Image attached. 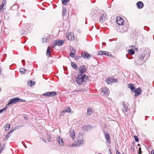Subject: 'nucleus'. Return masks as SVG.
Returning <instances> with one entry per match:
<instances>
[{"label": "nucleus", "instance_id": "obj_29", "mask_svg": "<svg viewBox=\"0 0 154 154\" xmlns=\"http://www.w3.org/2000/svg\"><path fill=\"white\" fill-rule=\"evenodd\" d=\"M128 54L131 55H133L135 53L134 51L131 49H129L128 51Z\"/></svg>", "mask_w": 154, "mask_h": 154}, {"label": "nucleus", "instance_id": "obj_61", "mask_svg": "<svg viewBox=\"0 0 154 154\" xmlns=\"http://www.w3.org/2000/svg\"><path fill=\"white\" fill-rule=\"evenodd\" d=\"M109 152L110 153H111V150H110V149H109Z\"/></svg>", "mask_w": 154, "mask_h": 154}, {"label": "nucleus", "instance_id": "obj_18", "mask_svg": "<svg viewBox=\"0 0 154 154\" xmlns=\"http://www.w3.org/2000/svg\"><path fill=\"white\" fill-rule=\"evenodd\" d=\"M69 132H70V135L72 138V140H74V139L75 138V133L74 131V130L71 129L69 131Z\"/></svg>", "mask_w": 154, "mask_h": 154}, {"label": "nucleus", "instance_id": "obj_47", "mask_svg": "<svg viewBox=\"0 0 154 154\" xmlns=\"http://www.w3.org/2000/svg\"><path fill=\"white\" fill-rule=\"evenodd\" d=\"M25 101H26V100H24L20 98V101L19 102H25Z\"/></svg>", "mask_w": 154, "mask_h": 154}, {"label": "nucleus", "instance_id": "obj_26", "mask_svg": "<svg viewBox=\"0 0 154 154\" xmlns=\"http://www.w3.org/2000/svg\"><path fill=\"white\" fill-rule=\"evenodd\" d=\"M106 51H100L98 52V54L99 55H105L106 54Z\"/></svg>", "mask_w": 154, "mask_h": 154}, {"label": "nucleus", "instance_id": "obj_44", "mask_svg": "<svg viewBox=\"0 0 154 154\" xmlns=\"http://www.w3.org/2000/svg\"><path fill=\"white\" fill-rule=\"evenodd\" d=\"M15 130V129H11L10 130V132L8 133H9V134H10L11 133H12Z\"/></svg>", "mask_w": 154, "mask_h": 154}, {"label": "nucleus", "instance_id": "obj_30", "mask_svg": "<svg viewBox=\"0 0 154 154\" xmlns=\"http://www.w3.org/2000/svg\"><path fill=\"white\" fill-rule=\"evenodd\" d=\"M26 69L23 68H21L20 69V72L21 73L24 74L25 73Z\"/></svg>", "mask_w": 154, "mask_h": 154}, {"label": "nucleus", "instance_id": "obj_28", "mask_svg": "<svg viewBox=\"0 0 154 154\" xmlns=\"http://www.w3.org/2000/svg\"><path fill=\"white\" fill-rule=\"evenodd\" d=\"M51 51L50 49V48L48 47L47 48V52H46V55L47 56L49 57L50 56V54H51Z\"/></svg>", "mask_w": 154, "mask_h": 154}, {"label": "nucleus", "instance_id": "obj_50", "mask_svg": "<svg viewBox=\"0 0 154 154\" xmlns=\"http://www.w3.org/2000/svg\"><path fill=\"white\" fill-rule=\"evenodd\" d=\"M41 139L44 142L46 143V140H44L43 138H41Z\"/></svg>", "mask_w": 154, "mask_h": 154}, {"label": "nucleus", "instance_id": "obj_6", "mask_svg": "<svg viewBox=\"0 0 154 154\" xmlns=\"http://www.w3.org/2000/svg\"><path fill=\"white\" fill-rule=\"evenodd\" d=\"M135 63L136 65H141L145 63L143 60H141L138 57H136L135 59Z\"/></svg>", "mask_w": 154, "mask_h": 154}, {"label": "nucleus", "instance_id": "obj_27", "mask_svg": "<svg viewBox=\"0 0 154 154\" xmlns=\"http://www.w3.org/2000/svg\"><path fill=\"white\" fill-rule=\"evenodd\" d=\"M92 109L91 108H88L87 109V115H90L92 113Z\"/></svg>", "mask_w": 154, "mask_h": 154}, {"label": "nucleus", "instance_id": "obj_25", "mask_svg": "<svg viewBox=\"0 0 154 154\" xmlns=\"http://www.w3.org/2000/svg\"><path fill=\"white\" fill-rule=\"evenodd\" d=\"M6 4V2L5 0H3L2 1V4L0 5V10H1L2 8L4 6V5Z\"/></svg>", "mask_w": 154, "mask_h": 154}, {"label": "nucleus", "instance_id": "obj_9", "mask_svg": "<svg viewBox=\"0 0 154 154\" xmlns=\"http://www.w3.org/2000/svg\"><path fill=\"white\" fill-rule=\"evenodd\" d=\"M134 91L135 93L134 94L135 97H137L139 96L141 94L142 92L141 88H135L134 90Z\"/></svg>", "mask_w": 154, "mask_h": 154}, {"label": "nucleus", "instance_id": "obj_20", "mask_svg": "<svg viewBox=\"0 0 154 154\" xmlns=\"http://www.w3.org/2000/svg\"><path fill=\"white\" fill-rule=\"evenodd\" d=\"M137 5L138 8L140 9L142 8L143 6V3L142 2L140 1H139L137 2Z\"/></svg>", "mask_w": 154, "mask_h": 154}, {"label": "nucleus", "instance_id": "obj_10", "mask_svg": "<svg viewBox=\"0 0 154 154\" xmlns=\"http://www.w3.org/2000/svg\"><path fill=\"white\" fill-rule=\"evenodd\" d=\"M81 55L82 57L85 59H89L91 57V55L86 52H84L82 53Z\"/></svg>", "mask_w": 154, "mask_h": 154}, {"label": "nucleus", "instance_id": "obj_14", "mask_svg": "<svg viewBox=\"0 0 154 154\" xmlns=\"http://www.w3.org/2000/svg\"><path fill=\"white\" fill-rule=\"evenodd\" d=\"M67 38L70 40H74L75 39V37L72 33H69L68 35H67Z\"/></svg>", "mask_w": 154, "mask_h": 154}, {"label": "nucleus", "instance_id": "obj_16", "mask_svg": "<svg viewBox=\"0 0 154 154\" xmlns=\"http://www.w3.org/2000/svg\"><path fill=\"white\" fill-rule=\"evenodd\" d=\"M128 110V106L126 104H123V107L122 109V110L125 114L126 112H127Z\"/></svg>", "mask_w": 154, "mask_h": 154}, {"label": "nucleus", "instance_id": "obj_40", "mask_svg": "<svg viewBox=\"0 0 154 154\" xmlns=\"http://www.w3.org/2000/svg\"><path fill=\"white\" fill-rule=\"evenodd\" d=\"M47 39L46 38H43V42L45 43L47 42Z\"/></svg>", "mask_w": 154, "mask_h": 154}, {"label": "nucleus", "instance_id": "obj_15", "mask_svg": "<svg viewBox=\"0 0 154 154\" xmlns=\"http://www.w3.org/2000/svg\"><path fill=\"white\" fill-rule=\"evenodd\" d=\"M71 112V109L69 107H68L66 108L62 112V114L61 115H64L66 112L70 113Z\"/></svg>", "mask_w": 154, "mask_h": 154}, {"label": "nucleus", "instance_id": "obj_37", "mask_svg": "<svg viewBox=\"0 0 154 154\" xmlns=\"http://www.w3.org/2000/svg\"><path fill=\"white\" fill-rule=\"evenodd\" d=\"M49 92H46L44 94V95L49 97Z\"/></svg>", "mask_w": 154, "mask_h": 154}, {"label": "nucleus", "instance_id": "obj_41", "mask_svg": "<svg viewBox=\"0 0 154 154\" xmlns=\"http://www.w3.org/2000/svg\"><path fill=\"white\" fill-rule=\"evenodd\" d=\"M11 104V103H9V102H8V104H7L6 106H5V107L4 108H5V109H6L7 108H8V107H9V106Z\"/></svg>", "mask_w": 154, "mask_h": 154}, {"label": "nucleus", "instance_id": "obj_7", "mask_svg": "<svg viewBox=\"0 0 154 154\" xmlns=\"http://www.w3.org/2000/svg\"><path fill=\"white\" fill-rule=\"evenodd\" d=\"M86 69L87 67L85 66L82 65L81 66L79 69V74H83V73L86 72Z\"/></svg>", "mask_w": 154, "mask_h": 154}, {"label": "nucleus", "instance_id": "obj_34", "mask_svg": "<svg viewBox=\"0 0 154 154\" xmlns=\"http://www.w3.org/2000/svg\"><path fill=\"white\" fill-rule=\"evenodd\" d=\"M66 8H63V16L65 15L66 14Z\"/></svg>", "mask_w": 154, "mask_h": 154}, {"label": "nucleus", "instance_id": "obj_38", "mask_svg": "<svg viewBox=\"0 0 154 154\" xmlns=\"http://www.w3.org/2000/svg\"><path fill=\"white\" fill-rule=\"evenodd\" d=\"M134 137L135 139V141L136 142H137L138 141L139 139H138V137L136 136V135L134 136Z\"/></svg>", "mask_w": 154, "mask_h": 154}, {"label": "nucleus", "instance_id": "obj_54", "mask_svg": "<svg viewBox=\"0 0 154 154\" xmlns=\"http://www.w3.org/2000/svg\"><path fill=\"white\" fill-rule=\"evenodd\" d=\"M151 154H154V150H152L151 152Z\"/></svg>", "mask_w": 154, "mask_h": 154}, {"label": "nucleus", "instance_id": "obj_1", "mask_svg": "<svg viewBox=\"0 0 154 154\" xmlns=\"http://www.w3.org/2000/svg\"><path fill=\"white\" fill-rule=\"evenodd\" d=\"M92 18L94 19H99L100 22L103 23L105 21L106 17V13L103 11L95 10L92 13Z\"/></svg>", "mask_w": 154, "mask_h": 154}, {"label": "nucleus", "instance_id": "obj_13", "mask_svg": "<svg viewBox=\"0 0 154 154\" xmlns=\"http://www.w3.org/2000/svg\"><path fill=\"white\" fill-rule=\"evenodd\" d=\"M57 139L60 146H63V145L64 141L62 138L58 136L57 137Z\"/></svg>", "mask_w": 154, "mask_h": 154}, {"label": "nucleus", "instance_id": "obj_4", "mask_svg": "<svg viewBox=\"0 0 154 154\" xmlns=\"http://www.w3.org/2000/svg\"><path fill=\"white\" fill-rule=\"evenodd\" d=\"M64 42V40H56L54 42V44H52V47L54 48L55 46L57 45L59 46H61L63 45Z\"/></svg>", "mask_w": 154, "mask_h": 154}, {"label": "nucleus", "instance_id": "obj_36", "mask_svg": "<svg viewBox=\"0 0 154 154\" xmlns=\"http://www.w3.org/2000/svg\"><path fill=\"white\" fill-rule=\"evenodd\" d=\"M69 0H62V3L63 5H66L67 2Z\"/></svg>", "mask_w": 154, "mask_h": 154}, {"label": "nucleus", "instance_id": "obj_17", "mask_svg": "<svg viewBox=\"0 0 154 154\" xmlns=\"http://www.w3.org/2000/svg\"><path fill=\"white\" fill-rule=\"evenodd\" d=\"M105 137L106 141L109 144H110L111 143L110 136L109 134H105Z\"/></svg>", "mask_w": 154, "mask_h": 154}, {"label": "nucleus", "instance_id": "obj_2", "mask_svg": "<svg viewBox=\"0 0 154 154\" xmlns=\"http://www.w3.org/2000/svg\"><path fill=\"white\" fill-rule=\"evenodd\" d=\"M84 137V136L81 133H79L78 134V137L77 138L76 141L75 142V143H72V144L71 143H69L68 146H69L73 147L79 146L83 145L85 143Z\"/></svg>", "mask_w": 154, "mask_h": 154}, {"label": "nucleus", "instance_id": "obj_35", "mask_svg": "<svg viewBox=\"0 0 154 154\" xmlns=\"http://www.w3.org/2000/svg\"><path fill=\"white\" fill-rule=\"evenodd\" d=\"M10 134L9 133H8L5 135L4 138V140H7L10 137Z\"/></svg>", "mask_w": 154, "mask_h": 154}, {"label": "nucleus", "instance_id": "obj_64", "mask_svg": "<svg viewBox=\"0 0 154 154\" xmlns=\"http://www.w3.org/2000/svg\"><path fill=\"white\" fill-rule=\"evenodd\" d=\"M97 154H101V153H98Z\"/></svg>", "mask_w": 154, "mask_h": 154}, {"label": "nucleus", "instance_id": "obj_43", "mask_svg": "<svg viewBox=\"0 0 154 154\" xmlns=\"http://www.w3.org/2000/svg\"><path fill=\"white\" fill-rule=\"evenodd\" d=\"M5 110V108H3L2 109H0V113H2V112H3L4 110Z\"/></svg>", "mask_w": 154, "mask_h": 154}, {"label": "nucleus", "instance_id": "obj_24", "mask_svg": "<svg viewBox=\"0 0 154 154\" xmlns=\"http://www.w3.org/2000/svg\"><path fill=\"white\" fill-rule=\"evenodd\" d=\"M71 65L73 68L75 69H77L78 68V66L75 63L73 62H72L71 63Z\"/></svg>", "mask_w": 154, "mask_h": 154}, {"label": "nucleus", "instance_id": "obj_11", "mask_svg": "<svg viewBox=\"0 0 154 154\" xmlns=\"http://www.w3.org/2000/svg\"><path fill=\"white\" fill-rule=\"evenodd\" d=\"M20 101V98L18 97L13 98L11 99L9 101V103L11 104H14Z\"/></svg>", "mask_w": 154, "mask_h": 154}, {"label": "nucleus", "instance_id": "obj_62", "mask_svg": "<svg viewBox=\"0 0 154 154\" xmlns=\"http://www.w3.org/2000/svg\"><path fill=\"white\" fill-rule=\"evenodd\" d=\"M23 32H24L25 33V32L24 31H23Z\"/></svg>", "mask_w": 154, "mask_h": 154}, {"label": "nucleus", "instance_id": "obj_53", "mask_svg": "<svg viewBox=\"0 0 154 154\" xmlns=\"http://www.w3.org/2000/svg\"><path fill=\"white\" fill-rule=\"evenodd\" d=\"M3 148L4 147H2V146L1 147V149H0V152L2 151Z\"/></svg>", "mask_w": 154, "mask_h": 154}, {"label": "nucleus", "instance_id": "obj_5", "mask_svg": "<svg viewBox=\"0 0 154 154\" xmlns=\"http://www.w3.org/2000/svg\"><path fill=\"white\" fill-rule=\"evenodd\" d=\"M149 54L148 53H145L140 55V56L138 57L141 60H143L145 61V63L146 60L149 57Z\"/></svg>", "mask_w": 154, "mask_h": 154}, {"label": "nucleus", "instance_id": "obj_59", "mask_svg": "<svg viewBox=\"0 0 154 154\" xmlns=\"http://www.w3.org/2000/svg\"><path fill=\"white\" fill-rule=\"evenodd\" d=\"M24 118L26 119H27V117H25V116L24 117Z\"/></svg>", "mask_w": 154, "mask_h": 154}, {"label": "nucleus", "instance_id": "obj_51", "mask_svg": "<svg viewBox=\"0 0 154 154\" xmlns=\"http://www.w3.org/2000/svg\"><path fill=\"white\" fill-rule=\"evenodd\" d=\"M81 56H78V57H76V59L77 60H79V59H80V58H81Z\"/></svg>", "mask_w": 154, "mask_h": 154}, {"label": "nucleus", "instance_id": "obj_52", "mask_svg": "<svg viewBox=\"0 0 154 154\" xmlns=\"http://www.w3.org/2000/svg\"><path fill=\"white\" fill-rule=\"evenodd\" d=\"M70 48L71 50H72V51H74V50H75L72 47H70Z\"/></svg>", "mask_w": 154, "mask_h": 154}, {"label": "nucleus", "instance_id": "obj_58", "mask_svg": "<svg viewBox=\"0 0 154 154\" xmlns=\"http://www.w3.org/2000/svg\"><path fill=\"white\" fill-rule=\"evenodd\" d=\"M24 60H22V62H23V63L24 64Z\"/></svg>", "mask_w": 154, "mask_h": 154}, {"label": "nucleus", "instance_id": "obj_45", "mask_svg": "<svg viewBox=\"0 0 154 154\" xmlns=\"http://www.w3.org/2000/svg\"><path fill=\"white\" fill-rule=\"evenodd\" d=\"M139 154H141L140 153L142 152H141V148L140 147H139Z\"/></svg>", "mask_w": 154, "mask_h": 154}, {"label": "nucleus", "instance_id": "obj_8", "mask_svg": "<svg viewBox=\"0 0 154 154\" xmlns=\"http://www.w3.org/2000/svg\"><path fill=\"white\" fill-rule=\"evenodd\" d=\"M116 22L119 25H122L124 23L123 19L120 17H118L116 18Z\"/></svg>", "mask_w": 154, "mask_h": 154}, {"label": "nucleus", "instance_id": "obj_42", "mask_svg": "<svg viewBox=\"0 0 154 154\" xmlns=\"http://www.w3.org/2000/svg\"><path fill=\"white\" fill-rule=\"evenodd\" d=\"M131 48V49L134 50H137L138 49L137 48H136L134 46H132Z\"/></svg>", "mask_w": 154, "mask_h": 154}, {"label": "nucleus", "instance_id": "obj_31", "mask_svg": "<svg viewBox=\"0 0 154 154\" xmlns=\"http://www.w3.org/2000/svg\"><path fill=\"white\" fill-rule=\"evenodd\" d=\"M35 83V82H33L32 81H28V85L30 86H32Z\"/></svg>", "mask_w": 154, "mask_h": 154}, {"label": "nucleus", "instance_id": "obj_39", "mask_svg": "<svg viewBox=\"0 0 154 154\" xmlns=\"http://www.w3.org/2000/svg\"><path fill=\"white\" fill-rule=\"evenodd\" d=\"M106 54L105 55H106V56H107L108 57H109V56H111V54H110L109 52H107V51H106Z\"/></svg>", "mask_w": 154, "mask_h": 154}, {"label": "nucleus", "instance_id": "obj_48", "mask_svg": "<svg viewBox=\"0 0 154 154\" xmlns=\"http://www.w3.org/2000/svg\"><path fill=\"white\" fill-rule=\"evenodd\" d=\"M51 137L49 136V137L48 138V141H50L51 140Z\"/></svg>", "mask_w": 154, "mask_h": 154}, {"label": "nucleus", "instance_id": "obj_19", "mask_svg": "<svg viewBox=\"0 0 154 154\" xmlns=\"http://www.w3.org/2000/svg\"><path fill=\"white\" fill-rule=\"evenodd\" d=\"M128 87L130 88L132 92H133L135 89L134 85L132 83H130L128 85Z\"/></svg>", "mask_w": 154, "mask_h": 154}, {"label": "nucleus", "instance_id": "obj_21", "mask_svg": "<svg viewBox=\"0 0 154 154\" xmlns=\"http://www.w3.org/2000/svg\"><path fill=\"white\" fill-rule=\"evenodd\" d=\"M92 126L90 125H85L84 127V128L85 130L88 131L91 130Z\"/></svg>", "mask_w": 154, "mask_h": 154}, {"label": "nucleus", "instance_id": "obj_46", "mask_svg": "<svg viewBox=\"0 0 154 154\" xmlns=\"http://www.w3.org/2000/svg\"><path fill=\"white\" fill-rule=\"evenodd\" d=\"M86 91V90L85 89H82L81 90H78V91Z\"/></svg>", "mask_w": 154, "mask_h": 154}, {"label": "nucleus", "instance_id": "obj_63", "mask_svg": "<svg viewBox=\"0 0 154 154\" xmlns=\"http://www.w3.org/2000/svg\"><path fill=\"white\" fill-rule=\"evenodd\" d=\"M1 91V88H0V91Z\"/></svg>", "mask_w": 154, "mask_h": 154}, {"label": "nucleus", "instance_id": "obj_56", "mask_svg": "<svg viewBox=\"0 0 154 154\" xmlns=\"http://www.w3.org/2000/svg\"><path fill=\"white\" fill-rule=\"evenodd\" d=\"M131 150L132 151H134V148H132V147H131Z\"/></svg>", "mask_w": 154, "mask_h": 154}, {"label": "nucleus", "instance_id": "obj_12", "mask_svg": "<svg viewBox=\"0 0 154 154\" xmlns=\"http://www.w3.org/2000/svg\"><path fill=\"white\" fill-rule=\"evenodd\" d=\"M102 92L106 96H108L109 94V91L106 87L103 88L102 89Z\"/></svg>", "mask_w": 154, "mask_h": 154}, {"label": "nucleus", "instance_id": "obj_60", "mask_svg": "<svg viewBox=\"0 0 154 154\" xmlns=\"http://www.w3.org/2000/svg\"><path fill=\"white\" fill-rule=\"evenodd\" d=\"M109 152L110 153H111V150H110V149H109Z\"/></svg>", "mask_w": 154, "mask_h": 154}, {"label": "nucleus", "instance_id": "obj_3", "mask_svg": "<svg viewBox=\"0 0 154 154\" xmlns=\"http://www.w3.org/2000/svg\"><path fill=\"white\" fill-rule=\"evenodd\" d=\"M88 77L85 74H79L77 77L76 80L79 85H81L83 82H87L88 81Z\"/></svg>", "mask_w": 154, "mask_h": 154}, {"label": "nucleus", "instance_id": "obj_55", "mask_svg": "<svg viewBox=\"0 0 154 154\" xmlns=\"http://www.w3.org/2000/svg\"><path fill=\"white\" fill-rule=\"evenodd\" d=\"M116 154H121L118 150H116Z\"/></svg>", "mask_w": 154, "mask_h": 154}, {"label": "nucleus", "instance_id": "obj_23", "mask_svg": "<svg viewBox=\"0 0 154 154\" xmlns=\"http://www.w3.org/2000/svg\"><path fill=\"white\" fill-rule=\"evenodd\" d=\"M49 97L54 96L57 95V92L55 91L49 92Z\"/></svg>", "mask_w": 154, "mask_h": 154}, {"label": "nucleus", "instance_id": "obj_32", "mask_svg": "<svg viewBox=\"0 0 154 154\" xmlns=\"http://www.w3.org/2000/svg\"><path fill=\"white\" fill-rule=\"evenodd\" d=\"M10 127V125L9 124L7 125L5 127V130L7 131L9 129Z\"/></svg>", "mask_w": 154, "mask_h": 154}, {"label": "nucleus", "instance_id": "obj_57", "mask_svg": "<svg viewBox=\"0 0 154 154\" xmlns=\"http://www.w3.org/2000/svg\"><path fill=\"white\" fill-rule=\"evenodd\" d=\"M102 45H106V43H105V42H103L102 43Z\"/></svg>", "mask_w": 154, "mask_h": 154}, {"label": "nucleus", "instance_id": "obj_49", "mask_svg": "<svg viewBox=\"0 0 154 154\" xmlns=\"http://www.w3.org/2000/svg\"><path fill=\"white\" fill-rule=\"evenodd\" d=\"M113 82L117 83L118 82L117 80L116 79H113Z\"/></svg>", "mask_w": 154, "mask_h": 154}, {"label": "nucleus", "instance_id": "obj_22", "mask_svg": "<svg viewBox=\"0 0 154 154\" xmlns=\"http://www.w3.org/2000/svg\"><path fill=\"white\" fill-rule=\"evenodd\" d=\"M106 82L108 84H111L113 82V79L109 78L107 79L106 80Z\"/></svg>", "mask_w": 154, "mask_h": 154}, {"label": "nucleus", "instance_id": "obj_33", "mask_svg": "<svg viewBox=\"0 0 154 154\" xmlns=\"http://www.w3.org/2000/svg\"><path fill=\"white\" fill-rule=\"evenodd\" d=\"M75 50H74V52H71L70 53V56L73 58L74 57L75 53Z\"/></svg>", "mask_w": 154, "mask_h": 154}]
</instances>
